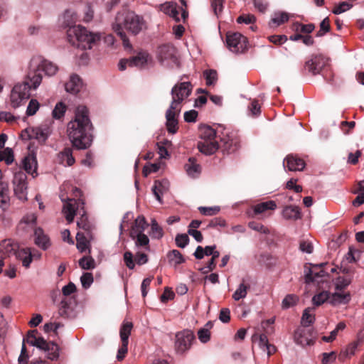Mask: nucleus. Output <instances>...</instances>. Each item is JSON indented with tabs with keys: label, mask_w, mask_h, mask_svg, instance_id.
Listing matches in <instances>:
<instances>
[{
	"label": "nucleus",
	"mask_w": 364,
	"mask_h": 364,
	"mask_svg": "<svg viewBox=\"0 0 364 364\" xmlns=\"http://www.w3.org/2000/svg\"><path fill=\"white\" fill-rule=\"evenodd\" d=\"M92 129L87 107L77 106L74 118L67 125V134L72 145L79 150L88 149L92 142Z\"/></svg>",
	"instance_id": "1"
},
{
	"label": "nucleus",
	"mask_w": 364,
	"mask_h": 364,
	"mask_svg": "<svg viewBox=\"0 0 364 364\" xmlns=\"http://www.w3.org/2000/svg\"><path fill=\"white\" fill-rule=\"evenodd\" d=\"M145 28V21L143 17L133 11H127L119 14L116 18V23L113 25L114 31L121 38L123 45L126 48L131 47L129 39L124 31V28L136 35Z\"/></svg>",
	"instance_id": "2"
},
{
	"label": "nucleus",
	"mask_w": 364,
	"mask_h": 364,
	"mask_svg": "<svg viewBox=\"0 0 364 364\" xmlns=\"http://www.w3.org/2000/svg\"><path fill=\"white\" fill-rule=\"evenodd\" d=\"M58 70V67L53 62L41 56L35 57L31 60L27 79L32 84L33 88L36 89L42 82L41 73L46 76L51 77L55 75Z\"/></svg>",
	"instance_id": "3"
},
{
	"label": "nucleus",
	"mask_w": 364,
	"mask_h": 364,
	"mask_svg": "<svg viewBox=\"0 0 364 364\" xmlns=\"http://www.w3.org/2000/svg\"><path fill=\"white\" fill-rule=\"evenodd\" d=\"M68 41L73 46L82 50L91 49L100 40L99 33H92L85 27L79 26L67 30Z\"/></svg>",
	"instance_id": "4"
},
{
	"label": "nucleus",
	"mask_w": 364,
	"mask_h": 364,
	"mask_svg": "<svg viewBox=\"0 0 364 364\" xmlns=\"http://www.w3.org/2000/svg\"><path fill=\"white\" fill-rule=\"evenodd\" d=\"M218 131L210 126L200 125L199 127V136L200 141L198 143V150L205 154H213L218 149L219 144L215 140Z\"/></svg>",
	"instance_id": "5"
},
{
	"label": "nucleus",
	"mask_w": 364,
	"mask_h": 364,
	"mask_svg": "<svg viewBox=\"0 0 364 364\" xmlns=\"http://www.w3.org/2000/svg\"><path fill=\"white\" fill-rule=\"evenodd\" d=\"M84 202L80 199L68 198V201L63 205V212L65 214L66 220L70 223L73 221L76 212L80 209L84 210ZM87 218L85 215V211L82 215L80 221H77V225L80 228L87 230L89 225L86 222Z\"/></svg>",
	"instance_id": "6"
},
{
	"label": "nucleus",
	"mask_w": 364,
	"mask_h": 364,
	"mask_svg": "<svg viewBox=\"0 0 364 364\" xmlns=\"http://www.w3.org/2000/svg\"><path fill=\"white\" fill-rule=\"evenodd\" d=\"M31 87L29 80L15 85L10 94L11 106L16 109L23 105L30 97Z\"/></svg>",
	"instance_id": "7"
},
{
	"label": "nucleus",
	"mask_w": 364,
	"mask_h": 364,
	"mask_svg": "<svg viewBox=\"0 0 364 364\" xmlns=\"http://www.w3.org/2000/svg\"><path fill=\"white\" fill-rule=\"evenodd\" d=\"M193 85L191 82H181L176 84L171 90L172 100L170 104L171 109L181 108L180 105L192 93Z\"/></svg>",
	"instance_id": "8"
},
{
	"label": "nucleus",
	"mask_w": 364,
	"mask_h": 364,
	"mask_svg": "<svg viewBox=\"0 0 364 364\" xmlns=\"http://www.w3.org/2000/svg\"><path fill=\"white\" fill-rule=\"evenodd\" d=\"M14 192L16 198L21 201H26L28 198V186L26 174L21 171L14 173L13 178Z\"/></svg>",
	"instance_id": "9"
},
{
	"label": "nucleus",
	"mask_w": 364,
	"mask_h": 364,
	"mask_svg": "<svg viewBox=\"0 0 364 364\" xmlns=\"http://www.w3.org/2000/svg\"><path fill=\"white\" fill-rule=\"evenodd\" d=\"M226 43L231 52L241 53L247 50L248 42L247 38L240 33H228L226 36Z\"/></svg>",
	"instance_id": "10"
},
{
	"label": "nucleus",
	"mask_w": 364,
	"mask_h": 364,
	"mask_svg": "<svg viewBox=\"0 0 364 364\" xmlns=\"http://www.w3.org/2000/svg\"><path fill=\"white\" fill-rule=\"evenodd\" d=\"M194 335L191 330H183L176 334L175 350L178 354H183L188 350L194 340Z\"/></svg>",
	"instance_id": "11"
},
{
	"label": "nucleus",
	"mask_w": 364,
	"mask_h": 364,
	"mask_svg": "<svg viewBox=\"0 0 364 364\" xmlns=\"http://www.w3.org/2000/svg\"><path fill=\"white\" fill-rule=\"evenodd\" d=\"M159 60L166 66L178 65V60L176 56L175 48L171 45H163L158 48Z\"/></svg>",
	"instance_id": "12"
},
{
	"label": "nucleus",
	"mask_w": 364,
	"mask_h": 364,
	"mask_svg": "<svg viewBox=\"0 0 364 364\" xmlns=\"http://www.w3.org/2000/svg\"><path fill=\"white\" fill-rule=\"evenodd\" d=\"M220 139L219 148L222 149L224 153L228 154L235 152L240 147V141L237 137L232 133L226 132L222 133V136H218Z\"/></svg>",
	"instance_id": "13"
},
{
	"label": "nucleus",
	"mask_w": 364,
	"mask_h": 364,
	"mask_svg": "<svg viewBox=\"0 0 364 364\" xmlns=\"http://www.w3.org/2000/svg\"><path fill=\"white\" fill-rule=\"evenodd\" d=\"M328 58L322 55H315L306 63L305 68L311 74H319L321 70L327 65Z\"/></svg>",
	"instance_id": "14"
},
{
	"label": "nucleus",
	"mask_w": 364,
	"mask_h": 364,
	"mask_svg": "<svg viewBox=\"0 0 364 364\" xmlns=\"http://www.w3.org/2000/svg\"><path fill=\"white\" fill-rule=\"evenodd\" d=\"M181 108H178V109H171L170 107L166 112V127L167 129V131L170 134H176L178 131V119L176 116L180 113Z\"/></svg>",
	"instance_id": "15"
},
{
	"label": "nucleus",
	"mask_w": 364,
	"mask_h": 364,
	"mask_svg": "<svg viewBox=\"0 0 364 364\" xmlns=\"http://www.w3.org/2000/svg\"><path fill=\"white\" fill-rule=\"evenodd\" d=\"M52 133L50 127L47 124H41L32 129L31 137L36 139L39 143L43 144L46 141Z\"/></svg>",
	"instance_id": "16"
},
{
	"label": "nucleus",
	"mask_w": 364,
	"mask_h": 364,
	"mask_svg": "<svg viewBox=\"0 0 364 364\" xmlns=\"http://www.w3.org/2000/svg\"><path fill=\"white\" fill-rule=\"evenodd\" d=\"M283 165L290 171H301L305 168L304 160L293 155H288L284 159Z\"/></svg>",
	"instance_id": "17"
},
{
	"label": "nucleus",
	"mask_w": 364,
	"mask_h": 364,
	"mask_svg": "<svg viewBox=\"0 0 364 364\" xmlns=\"http://www.w3.org/2000/svg\"><path fill=\"white\" fill-rule=\"evenodd\" d=\"M350 300L351 294L350 292L343 293L341 291H337L330 293L329 304L332 306L336 307L341 305H346Z\"/></svg>",
	"instance_id": "18"
},
{
	"label": "nucleus",
	"mask_w": 364,
	"mask_h": 364,
	"mask_svg": "<svg viewBox=\"0 0 364 364\" xmlns=\"http://www.w3.org/2000/svg\"><path fill=\"white\" fill-rule=\"evenodd\" d=\"M77 20L78 16L76 12L71 9L66 10L60 19L61 26L68 28V30H70L71 28L80 26V25H75Z\"/></svg>",
	"instance_id": "19"
},
{
	"label": "nucleus",
	"mask_w": 364,
	"mask_h": 364,
	"mask_svg": "<svg viewBox=\"0 0 364 364\" xmlns=\"http://www.w3.org/2000/svg\"><path fill=\"white\" fill-rule=\"evenodd\" d=\"M328 274L323 269L316 271V269H311L309 267H305L304 269V279L305 283L311 284L312 282L320 283L322 282L323 278Z\"/></svg>",
	"instance_id": "20"
},
{
	"label": "nucleus",
	"mask_w": 364,
	"mask_h": 364,
	"mask_svg": "<svg viewBox=\"0 0 364 364\" xmlns=\"http://www.w3.org/2000/svg\"><path fill=\"white\" fill-rule=\"evenodd\" d=\"M34 242L43 250H48L51 245L49 237L41 228H36L34 230Z\"/></svg>",
	"instance_id": "21"
},
{
	"label": "nucleus",
	"mask_w": 364,
	"mask_h": 364,
	"mask_svg": "<svg viewBox=\"0 0 364 364\" xmlns=\"http://www.w3.org/2000/svg\"><path fill=\"white\" fill-rule=\"evenodd\" d=\"M169 185V181L167 179L158 180L154 182L151 190L159 203H162L161 196L168 191Z\"/></svg>",
	"instance_id": "22"
},
{
	"label": "nucleus",
	"mask_w": 364,
	"mask_h": 364,
	"mask_svg": "<svg viewBox=\"0 0 364 364\" xmlns=\"http://www.w3.org/2000/svg\"><path fill=\"white\" fill-rule=\"evenodd\" d=\"M82 87V82L80 77L76 74L70 75L68 82L65 84V89L66 92L73 95L78 93Z\"/></svg>",
	"instance_id": "23"
},
{
	"label": "nucleus",
	"mask_w": 364,
	"mask_h": 364,
	"mask_svg": "<svg viewBox=\"0 0 364 364\" xmlns=\"http://www.w3.org/2000/svg\"><path fill=\"white\" fill-rule=\"evenodd\" d=\"M57 161L64 166H70L74 164L75 160L73 156L72 149L65 147L57 154Z\"/></svg>",
	"instance_id": "24"
},
{
	"label": "nucleus",
	"mask_w": 364,
	"mask_h": 364,
	"mask_svg": "<svg viewBox=\"0 0 364 364\" xmlns=\"http://www.w3.org/2000/svg\"><path fill=\"white\" fill-rule=\"evenodd\" d=\"M151 58L148 53L141 51L136 55L129 58L130 67H138L142 68L151 61Z\"/></svg>",
	"instance_id": "25"
},
{
	"label": "nucleus",
	"mask_w": 364,
	"mask_h": 364,
	"mask_svg": "<svg viewBox=\"0 0 364 364\" xmlns=\"http://www.w3.org/2000/svg\"><path fill=\"white\" fill-rule=\"evenodd\" d=\"M22 166L26 172L33 177L37 175V160L34 154H28L22 160Z\"/></svg>",
	"instance_id": "26"
},
{
	"label": "nucleus",
	"mask_w": 364,
	"mask_h": 364,
	"mask_svg": "<svg viewBox=\"0 0 364 364\" xmlns=\"http://www.w3.org/2000/svg\"><path fill=\"white\" fill-rule=\"evenodd\" d=\"M130 237L134 241L135 248L139 250L144 248L146 251L150 250L149 238L144 232L129 234Z\"/></svg>",
	"instance_id": "27"
},
{
	"label": "nucleus",
	"mask_w": 364,
	"mask_h": 364,
	"mask_svg": "<svg viewBox=\"0 0 364 364\" xmlns=\"http://www.w3.org/2000/svg\"><path fill=\"white\" fill-rule=\"evenodd\" d=\"M16 257L22 262V265L28 268L33 259L32 252L30 248H22L17 250L16 252Z\"/></svg>",
	"instance_id": "28"
},
{
	"label": "nucleus",
	"mask_w": 364,
	"mask_h": 364,
	"mask_svg": "<svg viewBox=\"0 0 364 364\" xmlns=\"http://www.w3.org/2000/svg\"><path fill=\"white\" fill-rule=\"evenodd\" d=\"M363 338L360 336H358L357 340L351 342L346 347L345 350L342 351L339 355V359L343 360L346 358L353 355L358 346L363 343Z\"/></svg>",
	"instance_id": "29"
},
{
	"label": "nucleus",
	"mask_w": 364,
	"mask_h": 364,
	"mask_svg": "<svg viewBox=\"0 0 364 364\" xmlns=\"http://www.w3.org/2000/svg\"><path fill=\"white\" fill-rule=\"evenodd\" d=\"M187 174L191 178H197L201 172V167L196 162L194 158H189L188 163L185 165Z\"/></svg>",
	"instance_id": "30"
},
{
	"label": "nucleus",
	"mask_w": 364,
	"mask_h": 364,
	"mask_svg": "<svg viewBox=\"0 0 364 364\" xmlns=\"http://www.w3.org/2000/svg\"><path fill=\"white\" fill-rule=\"evenodd\" d=\"M10 202L9 190L8 185L4 183H0V208L6 210Z\"/></svg>",
	"instance_id": "31"
},
{
	"label": "nucleus",
	"mask_w": 364,
	"mask_h": 364,
	"mask_svg": "<svg viewBox=\"0 0 364 364\" xmlns=\"http://www.w3.org/2000/svg\"><path fill=\"white\" fill-rule=\"evenodd\" d=\"M161 10L166 14L172 17L176 21H180L179 13L176 4L173 3H165L161 5Z\"/></svg>",
	"instance_id": "32"
},
{
	"label": "nucleus",
	"mask_w": 364,
	"mask_h": 364,
	"mask_svg": "<svg viewBox=\"0 0 364 364\" xmlns=\"http://www.w3.org/2000/svg\"><path fill=\"white\" fill-rule=\"evenodd\" d=\"M149 224L143 215H139L134 220L129 234L141 233L148 227Z\"/></svg>",
	"instance_id": "33"
},
{
	"label": "nucleus",
	"mask_w": 364,
	"mask_h": 364,
	"mask_svg": "<svg viewBox=\"0 0 364 364\" xmlns=\"http://www.w3.org/2000/svg\"><path fill=\"white\" fill-rule=\"evenodd\" d=\"M17 245L11 240H4L0 243V253L9 256L11 254H15Z\"/></svg>",
	"instance_id": "34"
},
{
	"label": "nucleus",
	"mask_w": 364,
	"mask_h": 364,
	"mask_svg": "<svg viewBox=\"0 0 364 364\" xmlns=\"http://www.w3.org/2000/svg\"><path fill=\"white\" fill-rule=\"evenodd\" d=\"M282 215L287 220H297L301 218L299 208L294 205L286 206L282 210Z\"/></svg>",
	"instance_id": "35"
},
{
	"label": "nucleus",
	"mask_w": 364,
	"mask_h": 364,
	"mask_svg": "<svg viewBox=\"0 0 364 364\" xmlns=\"http://www.w3.org/2000/svg\"><path fill=\"white\" fill-rule=\"evenodd\" d=\"M277 208V204L274 200H268L255 205L253 207L255 215L262 213L268 210H274Z\"/></svg>",
	"instance_id": "36"
},
{
	"label": "nucleus",
	"mask_w": 364,
	"mask_h": 364,
	"mask_svg": "<svg viewBox=\"0 0 364 364\" xmlns=\"http://www.w3.org/2000/svg\"><path fill=\"white\" fill-rule=\"evenodd\" d=\"M132 327L133 324L132 322L126 321L122 323L119 331L122 343H129V337L131 334Z\"/></svg>",
	"instance_id": "37"
},
{
	"label": "nucleus",
	"mask_w": 364,
	"mask_h": 364,
	"mask_svg": "<svg viewBox=\"0 0 364 364\" xmlns=\"http://www.w3.org/2000/svg\"><path fill=\"white\" fill-rule=\"evenodd\" d=\"M330 292L328 291H322L315 294L312 298L314 305L318 306L327 301L329 304Z\"/></svg>",
	"instance_id": "38"
},
{
	"label": "nucleus",
	"mask_w": 364,
	"mask_h": 364,
	"mask_svg": "<svg viewBox=\"0 0 364 364\" xmlns=\"http://www.w3.org/2000/svg\"><path fill=\"white\" fill-rule=\"evenodd\" d=\"M149 234L152 238L158 240L164 236L163 229L159 226L156 219H152L151 221V230Z\"/></svg>",
	"instance_id": "39"
},
{
	"label": "nucleus",
	"mask_w": 364,
	"mask_h": 364,
	"mask_svg": "<svg viewBox=\"0 0 364 364\" xmlns=\"http://www.w3.org/2000/svg\"><path fill=\"white\" fill-rule=\"evenodd\" d=\"M289 18V16L288 13L284 11H277L274 14V16L271 19V22L276 26H280L288 21Z\"/></svg>",
	"instance_id": "40"
},
{
	"label": "nucleus",
	"mask_w": 364,
	"mask_h": 364,
	"mask_svg": "<svg viewBox=\"0 0 364 364\" xmlns=\"http://www.w3.org/2000/svg\"><path fill=\"white\" fill-rule=\"evenodd\" d=\"M60 348L53 342H50L49 346L44 350L47 352V358L51 360H55L59 358Z\"/></svg>",
	"instance_id": "41"
},
{
	"label": "nucleus",
	"mask_w": 364,
	"mask_h": 364,
	"mask_svg": "<svg viewBox=\"0 0 364 364\" xmlns=\"http://www.w3.org/2000/svg\"><path fill=\"white\" fill-rule=\"evenodd\" d=\"M80 267L86 270L93 269L95 268V261L90 256H84L79 259Z\"/></svg>",
	"instance_id": "42"
},
{
	"label": "nucleus",
	"mask_w": 364,
	"mask_h": 364,
	"mask_svg": "<svg viewBox=\"0 0 364 364\" xmlns=\"http://www.w3.org/2000/svg\"><path fill=\"white\" fill-rule=\"evenodd\" d=\"M299 301V297L295 294H287L282 301V308L288 309L295 306Z\"/></svg>",
	"instance_id": "43"
},
{
	"label": "nucleus",
	"mask_w": 364,
	"mask_h": 364,
	"mask_svg": "<svg viewBox=\"0 0 364 364\" xmlns=\"http://www.w3.org/2000/svg\"><path fill=\"white\" fill-rule=\"evenodd\" d=\"M304 335H305V330L297 329L294 333L295 342L297 344H299L303 346L310 345L311 340H309L308 338L305 337Z\"/></svg>",
	"instance_id": "44"
},
{
	"label": "nucleus",
	"mask_w": 364,
	"mask_h": 364,
	"mask_svg": "<svg viewBox=\"0 0 364 364\" xmlns=\"http://www.w3.org/2000/svg\"><path fill=\"white\" fill-rule=\"evenodd\" d=\"M312 310L313 309L306 308L303 312L301 323L305 327L311 326L315 321V316L310 314Z\"/></svg>",
	"instance_id": "45"
},
{
	"label": "nucleus",
	"mask_w": 364,
	"mask_h": 364,
	"mask_svg": "<svg viewBox=\"0 0 364 364\" xmlns=\"http://www.w3.org/2000/svg\"><path fill=\"white\" fill-rule=\"evenodd\" d=\"M76 240H77V249L80 252H84L89 247V242L87 241L85 236L80 232H77L76 235Z\"/></svg>",
	"instance_id": "46"
},
{
	"label": "nucleus",
	"mask_w": 364,
	"mask_h": 364,
	"mask_svg": "<svg viewBox=\"0 0 364 364\" xmlns=\"http://www.w3.org/2000/svg\"><path fill=\"white\" fill-rule=\"evenodd\" d=\"M66 109L67 108L64 103L61 102L57 103L52 112L53 117L55 119H61L64 117Z\"/></svg>",
	"instance_id": "47"
},
{
	"label": "nucleus",
	"mask_w": 364,
	"mask_h": 364,
	"mask_svg": "<svg viewBox=\"0 0 364 364\" xmlns=\"http://www.w3.org/2000/svg\"><path fill=\"white\" fill-rule=\"evenodd\" d=\"M351 283V279L348 277H338L335 282V289L336 291H343Z\"/></svg>",
	"instance_id": "48"
},
{
	"label": "nucleus",
	"mask_w": 364,
	"mask_h": 364,
	"mask_svg": "<svg viewBox=\"0 0 364 364\" xmlns=\"http://www.w3.org/2000/svg\"><path fill=\"white\" fill-rule=\"evenodd\" d=\"M203 76L205 79L206 85L208 86L214 85L218 80V73L214 70H205Z\"/></svg>",
	"instance_id": "49"
},
{
	"label": "nucleus",
	"mask_w": 364,
	"mask_h": 364,
	"mask_svg": "<svg viewBox=\"0 0 364 364\" xmlns=\"http://www.w3.org/2000/svg\"><path fill=\"white\" fill-rule=\"evenodd\" d=\"M248 287L244 283H241L232 295V298L235 301H239L247 296Z\"/></svg>",
	"instance_id": "50"
},
{
	"label": "nucleus",
	"mask_w": 364,
	"mask_h": 364,
	"mask_svg": "<svg viewBox=\"0 0 364 364\" xmlns=\"http://www.w3.org/2000/svg\"><path fill=\"white\" fill-rule=\"evenodd\" d=\"M80 282L84 289H88L90 287L94 282L93 275L90 272H85L80 277Z\"/></svg>",
	"instance_id": "51"
},
{
	"label": "nucleus",
	"mask_w": 364,
	"mask_h": 364,
	"mask_svg": "<svg viewBox=\"0 0 364 364\" xmlns=\"http://www.w3.org/2000/svg\"><path fill=\"white\" fill-rule=\"evenodd\" d=\"M353 7L351 4H349L346 1L341 2L338 5H336L333 9L332 10V13L338 15L345 11L350 10Z\"/></svg>",
	"instance_id": "52"
},
{
	"label": "nucleus",
	"mask_w": 364,
	"mask_h": 364,
	"mask_svg": "<svg viewBox=\"0 0 364 364\" xmlns=\"http://www.w3.org/2000/svg\"><path fill=\"white\" fill-rule=\"evenodd\" d=\"M248 226L252 230L259 232L265 234V235H268L270 233L269 230L267 227L264 226L262 223H259L251 221L248 223Z\"/></svg>",
	"instance_id": "53"
},
{
	"label": "nucleus",
	"mask_w": 364,
	"mask_h": 364,
	"mask_svg": "<svg viewBox=\"0 0 364 364\" xmlns=\"http://www.w3.org/2000/svg\"><path fill=\"white\" fill-rule=\"evenodd\" d=\"M40 107V104L38 100L35 99H31L28 103V105L26 109V115L27 116H33L34 115L37 111L38 110Z\"/></svg>",
	"instance_id": "54"
},
{
	"label": "nucleus",
	"mask_w": 364,
	"mask_h": 364,
	"mask_svg": "<svg viewBox=\"0 0 364 364\" xmlns=\"http://www.w3.org/2000/svg\"><path fill=\"white\" fill-rule=\"evenodd\" d=\"M171 142L167 139L161 141L157 144L158 146V154H159L161 158H166L168 156V151L167 149L165 147L166 145H170Z\"/></svg>",
	"instance_id": "55"
},
{
	"label": "nucleus",
	"mask_w": 364,
	"mask_h": 364,
	"mask_svg": "<svg viewBox=\"0 0 364 364\" xmlns=\"http://www.w3.org/2000/svg\"><path fill=\"white\" fill-rule=\"evenodd\" d=\"M189 237L187 234H178L176 236V244L180 248H184L189 242Z\"/></svg>",
	"instance_id": "56"
},
{
	"label": "nucleus",
	"mask_w": 364,
	"mask_h": 364,
	"mask_svg": "<svg viewBox=\"0 0 364 364\" xmlns=\"http://www.w3.org/2000/svg\"><path fill=\"white\" fill-rule=\"evenodd\" d=\"M124 263L126 264V266L129 269H134V267H135V262L134 261V255L132 252L130 251H126L124 253Z\"/></svg>",
	"instance_id": "57"
},
{
	"label": "nucleus",
	"mask_w": 364,
	"mask_h": 364,
	"mask_svg": "<svg viewBox=\"0 0 364 364\" xmlns=\"http://www.w3.org/2000/svg\"><path fill=\"white\" fill-rule=\"evenodd\" d=\"M198 210H200V213H202L204 215H214L217 214L220 208L219 206H213V207H203L200 206L198 208Z\"/></svg>",
	"instance_id": "58"
},
{
	"label": "nucleus",
	"mask_w": 364,
	"mask_h": 364,
	"mask_svg": "<svg viewBox=\"0 0 364 364\" xmlns=\"http://www.w3.org/2000/svg\"><path fill=\"white\" fill-rule=\"evenodd\" d=\"M294 26L296 31H300L301 32L307 34L311 33L315 28V26L313 23L302 24L300 23H296Z\"/></svg>",
	"instance_id": "59"
},
{
	"label": "nucleus",
	"mask_w": 364,
	"mask_h": 364,
	"mask_svg": "<svg viewBox=\"0 0 364 364\" xmlns=\"http://www.w3.org/2000/svg\"><path fill=\"white\" fill-rule=\"evenodd\" d=\"M256 21V17L252 14H243L237 18V23L252 24Z\"/></svg>",
	"instance_id": "60"
},
{
	"label": "nucleus",
	"mask_w": 364,
	"mask_h": 364,
	"mask_svg": "<svg viewBox=\"0 0 364 364\" xmlns=\"http://www.w3.org/2000/svg\"><path fill=\"white\" fill-rule=\"evenodd\" d=\"M134 260L136 264L141 266L146 264L149 259L146 253L141 252L139 250H137L135 254Z\"/></svg>",
	"instance_id": "61"
},
{
	"label": "nucleus",
	"mask_w": 364,
	"mask_h": 364,
	"mask_svg": "<svg viewBox=\"0 0 364 364\" xmlns=\"http://www.w3.org/2000/svg\"><path fill=\"white\" fill-rule=\"evenodd\" d=\"M198 337L201 343H206L210 341V333L208 331V328H201L198 331Z\"/></svg>",
	"instance_id": "62"
},
{
	"label": "nucleus",
	"mask_w": 364,
	"mask_h": 364,
	"mask_svg": "<svg viewBox=\"0 0 364 364\" xmlns=\"http://www.w3.org/2000/svg\"><path fill=\"white\" fill-rule=\"evenodd\" d=\"M336 359V353L334 351L322 353V364H331Z\"/></svg>",
	"instance_id": "63"
},
{
	"label": "nucleus",
	"mask_w": 364,
	"mask_h": 364,
	"mask_svg": "<svg viewBox=\"0 0 364 364\" xmlns=\"http://www.w3.org/2000/svg\"><path fill=\"white\" fill-rule=\"evenodd\" d=\"M169 257H170L171 259L175 260V264H182V263H183L185 262V259H184L183 255L177 250H173L170 252Z\"/></svg>",
	"instance_id": "64"
}]
</instances>
